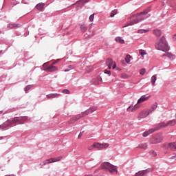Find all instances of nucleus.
<instances>
[{"mask_svg":"<svg viewBox=\"0 0 176 176\" xmlns=\"http://www.w3.org/2000/svg\"><path fill=\"white\" fill-rule=\"evenodd\" d=\"M149 13V9H146L140 13L136 14H133L131 16L128 17V20H131L129 22H127L124 27H129V25H134V24H138L141 23L143 20L148 19L151 15H146Z\"/></svg>","mask_w":176,"mask_h":176,"instance_id":"f257e3e1","label":"nucleus"},{"mask_svg":"<svg viewBox=\"0 0 176 176\" xmlns=\"http://www.w3.org/2000/svg\"><path fill=\"white\" fill-rule=\"evenodd\" d=\"M175 124H176L175 119L169 120L166 122H160V123L157 124L155 127L152 128V129H149L148 131L144 132L142 134V136L148 137V135H149L150 134H152V133H155V131H158V130H162V129H164V128L168 127L170 126H175Z\"/></svg>","mask_w":176,"mask_h":176,"instance_id":"f03ea898","label":"nucleus"},{"mask_svg":"<svg viewBox=\"0 0 176 176\" xmlns=\"http://www.w3.org/2000/svg\"><path fill=\"white\" fill-rule=\"evenodd\" d=\"M102 170H105L110 173V174H118V167L109 162H103L100 165Z\"/></svg>","mask_w":176,"mask_h":176,"instance_id":"7ed1b4c3","label":"nucleus"},{"mask_svg":"<svg viewBox=\"0 0 176 176\" xmlns=\"http://www.w3.org/2000/svg\"><path fill=\"white\" fill-rule=\"evenodd\" d=\"M155 48L157 50H162V52H168L170 50V47L167 45V41L164 36H162L160 41L155 43Z\"/></svg>","mask_w":176,"mask_h":176,"instance_id":"20e7f679","label":"nucleus"},{"mask_svg":"<svg viewBox=\"0 0 176 176\" xmlns=\"http://www.w3.org/2000/svg\"><path fill=\"white\" fill-rule=\"evenodd\" d=\"M43 70L45 71V72H54L56 71H58V67H56L53 65L49 66V62L44 63L43 65Z\"/></svg>","mask_w":176,"mask_h":176,"instance_id":"39448f33","label":"nucleus"},{"mask_svg":"<svg viewBox=\"0 0 176 176\" xmlns=\"http://www.w3.org/2000/svg\"><path fill=\"white\" fill-rule=\"evenodd\" d=\"M150 111L149 109H144L142 110L137 116L138 120H141V119H145L147 116H149Z\"/></svg>","mask_w":176,"mask_h":176,"instance_id":"423d86ee","label":"nucleus"},{"mask_svg":"<svg viewBox=\"0 0 176 176\" xmlns=\"http://www.w3.org/2000/svg\"><path fill=\"white\" fill-rule=\"evenodd\" d=\"M94 146L98 149V151H102V149H107V148H109V144L94 142Z\"/></svg>","mask_w":176,"mask_h":176,"instance_id":"0eeeda50","label":"nucleus"},{"mask_svg":"<svg viewBox=\"0 0 176 176\" xmlns=\"http://www.w3.org/2000/svg\"><path fill=\"white\" fill-rule=\"evenodd\" d=\"M163 141V136L162 135H156L151 139V144H160Z\"/></svg>","mask_w":176,"mask_h":176,"instance_id":"6e6552de","label":"nucleus"},{"mask_svg":"<svg viewBox=\"0 0 176 176\" xmlns=\"http://www.w3.org/2000/svg\"><path fill=\"white\" fill-rule=\"evenodd\" d=\"M106 64L109 67V69H111V68L115 69V68H116V63L113 62L111 58L107 59Z\"/></svg>","mask_w":176,"mask_h":176,"instance_id":"1a4fd4ad","label":"nucleus"},{"mask_svg":"<svg viewBox=\"0 0 176 176\" xmlns=\"http://www.w3.org/2000/svg\"><path fill=\"white\" fill-rule=\"evenodd\" d=\"M165 148L170 149V151H176V142L166 144Z\"/></svg>","mask_w":176,"mask_h":176,"instance_id":"9d476101","label":"nucleus"},{"mask_svg":"<svg viewBox=\"0 0 176 176\" xmlns=\"http://www.w3.org/2000/svg\"><path fill=\"white\" fill-rule=\"evenodd\" d=\"M97 109H98V107H91L88 110L84 111V115H86V116H87V115H90V113H93V112H95V111H97Z\"/></svg>","mask_w":176,"mask_h":176,"instance_id":"9b49d317","label":"nucleus"},{"mask_svg":"<svg viewBox=\"0 0 176 176\" xmlns=\"http://www.w3.org/2000/svg\"><path fill=\"white\" fill-rule=\"evenodd\" d=\"M150 97V96H146V95L142 96L141 98L138 100V104H142V102H144V101H148Z\"/></svg>","mask_w":176,"mask_h":176,"instance_id":"f8f14e48","label":"nucleus"},{"mask_svg":"<svg viewBox=\"0 0 176 176\" xmlns=\"http://www.w3.org/2000/svg\"><path fill=\"white\" fill-rule=\"evenodd\" d=\"M61 159H63V156H59L57 157H53V158H50L48 159V162L49 163H56V162H60V160H61Z\"/></svg>","mask_w":176,"mask_h":176,"instance_id":"ddd939ff","label":"nucleus"},{"mask_svg":"<svg viewBox=\"0 0 176 176\" xmlns=\"http://www.w3.org/2000/svg\"><path fill=\"white\" fill-rule=\"evenodd\" d=\"M146 174H148V170H143L136 173L135 176H146Z\"/></svg>","mask_w":176,"mask_h":176,"instance_id":"4468645a","label":"nucleus"},{"mask_svg":"<svg viewBox=\"0 0 176 176\" xmlns=\"http://www.w3.org/2000/svg\"><path fill=\"white\" fill-rule=\"evenodd\" d=\"M156 109H157V102H155L154 104H153L150 108L149 111L150 113H152V112H155V111H156Z\"/></svg>","mask_w":176,"mask_h":176,"instance_id":"2eb2a0df","label":"nucleus"},{"mask_svg":"<svg viewBox=\"0 0 176 176\" xmlns=\"http://www.w3.org/2000/svg\"><path fill=\"white\" fill-rule=\"evenodd\" d=\"M45 7V3H40L36 6V8L37 10H39L40 12H42L43 10V8Z\"/></svg>","mask_w":176,"mask_h":176,"instance_id":"dca6fc26","label":"nucleus"},{"mask_svg":"<svg viewBox=\"0 0 176 176\" xmlns=\"http://www.w3.org/2000/svg\"><path fill=\"white\" fill-rule=\"evenodd\" d=\"M163 56H166V57H168V58H170V60H174L175 58V56L173 55L170 52H166L164 54H163Z\"/></svg>","mask_w":176,"mask_h":176,"instance_id":"f3484780","label":"nucleus"},{"mask_svg":"<svg viewBox=\"0 0 176 176\" xmlns=\"http://www.w3.org/2000/svg\"><path fill=\"white\" fill-rule=\"evenodd\" d=\"M138 148H139L140 149H148V144L141 143L138 145Z\"/></svg>","mask_w":176,"mask_h":176,"instance_id":"a211bd4d","label":"nucleus"},{"mask_svg":"<svg viewBox=\"0 0 176 176\" xmlns=\"http://www.w3.org/2000/svg\"><path fill=\"white\" fill-rule=\"evenodd\" d=\"M58 96H60V94H50L47 95V98H57L58 97Z\"/></svg>","mask_w":176,"mask_h":176,"instance_id":"6ab92c4d","label":"nucleus"},{"mask_svg":"<svg viewBox=\"0 0 176 176\" xmlns=\"http://www.w3.org/2000/svg\"><path fill=\"white\" fill-rule=\"evenodd\" d=\"M84 113H85V112L74 116L76 121L79 120V119H80L82 118H85V116H86V115H85Z\"/></svg>","mask_w":176,"mask_h":176,"instance_id":"aec40b11","label":"nucleus"},{"mask_svg":"<svg viewBox=\"0 0 176 176\" xmlns=\"http://www.w3.org/2000/svg\"><path fill=\"white\" fill-rule=\"evenodd\" d=\"M115 41L116 42H118V43H121V45L124 44V40L122 39V37H116Z\"/></svg>","mask_w":176,"mask_h":176,"instance_id":"412c9836","label":"nucleus"},{"mask_svg":"<svg viewBox=\"0 0 176 176\" xmlns=\"http://www.w3.org/2000/svg\"><path fill=\"white\" fill-rule=\"evenodd\" d=\"M19 124H23V123H24V122H25V120L28 119V117L25 116L22 118H19Z\"/></svg>","mask_w":176,"mask_h":176,"instance_id":"4be33fe9","label":"nucleus"},{"mask_svg":"<svg viewBox=\"0 0 176 176\" xmlns=\"http://www.w3.org/2000/svg\"><path fill=\"white\" fill-rule=\"evenodd\" d=\"M153 34L155 35V36H160V35H162V31L160 30H155L153 31Z\"/></svg>","mask_w":176,"mask_h":176,"instance_id":"5701e85b","label":"nucleus"},{"mask_svg":"<svg viewBox=\"0 0 176 176\" xmlns=\"http://www.w3.org/2000/svg\"><path fill=\"white\" fill-rule=\"evenodd\" d=\"M157 79V78L156 77V75H154L151 77V84L153 85V86H155V83L156 82V80Z\"/></svg>","mask_w":176,"mask_h":176,"instance_id":"b1692460","label":"nucleus"},{"mask_svg":"<svg viewBox=\"0 0 176 176\" xmlns=\"http://www.w3.org/2000/svg\"><path fill=\"white\" fill-rule=\"evenodd\" d=\"M80 30L82 32H86V31H87V26H86L85 24H82L80 25Z\"/></svg>","mask_w":176,"mask_h":176,"instance_id":"393cba45","label":"nucleus"},{"mask_svg":"<svg viewBox=\"0 0 176 176\" xmlns=\"http://www.w3.org/2000/svg\"><path fill=\"white\" fill-rule=\"evenodd\" d=\"M140 109V105L136 104L133 106V107H132L131 112H135V111H137V109Z\"/></svg>","mask_w":176,"mask_h":176,"instance_id":"a878e982","label":"nucleus"},{"mask_svg":"<svg viewBox=\"0 0 176 176\" xmlns=\"http://www.w3.org/2000/svg\"><path fill=\"white\" fill-rule=\"evenodd\" d=\"M12 124H14L16 123H19V118L18 117H15L13 120H11Z\"/></svg>","mask_w":176,"mask_h":176,"instance_id":"bb28decb","label":"nucleus"},{"mask_svg":"<svg viewBox=\"0 0 176 176\" xmlns=\"http://www.w3.org/2000/svg\"><path fill=\"white\" fill-rule=\"evenodd\" d=\"M149 153L153 157H156V156H157V153L153 150L150 151Z\"/></svg>","mask_w":176,"mask_h":176,"instance_id":"cd10ccee","label":"nucleus"},{"mask_svg":"<svg viewBox=\"0 0 176 176\" xmlns=\"http://www.w3.org/2000/svg\"><path fill=\"white\" fill-rule=\"evenodd\" d=\"M131 56L130 55L127 54V55L126 56V57H125V61H126V63L127 64H129V63H130V61H131Z\"/></svg>","mask_w":176,"mask_h":176,"instance_id":"c85d7f7f","label":"nucleus"},{"mask_svg":"<svg viewBox=\"0 0 176 176\" xmlns=\"http://www.w3.org/2000/svg\"><path fill=\"white\" fill-rule=\"evenodd\" d=\"M12 124L11 120H7L4 122V126H6V127H9V126H12Z\"/></svg>","mask_w":176,"mask_h":176,"instance_id":"c756f323","label":"nucleus"},{"mask_svg":"<svg viewBox=\"0 0 176 176\" xmlns=\"http://www.w3.org/2000/svg\"><path fill=\"white\" fill-rule=\"evenodd\" d=\"M116 14H118V10H114L111 11L110 13V17H114Z\"/></svg>","mask_w":176,"mask_h":176,"instance_id":"7c9ffc66","label":"nucleus"},{"mask_svg":"<svg viewBox=\"0 0 176 176\" xmlns=\"http://www.w3.org/2000/svg\"><path fill=\"white\" fill-rule=\"evenodd\" d=\"M139 53H140V56H142V57H144V56H146V51L144 50H140Z\"/></svg>","mask_w":176,"mask_h":176,"instance_id":"2f4dec72","label":"nucleus"},{"mask_svg":"<svg viewBox=\"0 0 176 176\" xmlns=\"http://www.w3.org/2000/svg\"><path fill=\"white\" fill-rule=\"evenodd\" d=\"M46 164H50L49 162V160H45L43 162L40 163V166H46Z\"/></svg>","mask_w":176,"mask_h":176,"instance_id":"473e14b6","label":"nucleus"},{"mask_svg":"<svg viewBox=\"0 0 176 176\" xmlns=\"http://www.w3.org/2000/svg\"><path fill=\"white\" fill-rule=\"evenodd\" d=\"M75 122H76V120L75 119V117H73L72 118H71L69 120L68 124H72L75 123Z\"/></svg>","mask_w":176,"mask_h":176,"instance_id":"72a5a7b5","label":"nucleus"},{"mask_svg":"<svg viewBox=\"0 0 176 176\" xmlns=\"http://www.w3.org/2000/svg\"><path fill=\"white\" fill-rule=\"evenodd\" d=\"M149 30H138V33L139 34H146V32H148Z\"/></svg>","mask_w":176,"mask_h":176,"instance_id":"f704fd0d","label":"nucleus"},{"mask_svg":"<svg viewBox=\"0 0 176 176\" xmlns=\"http://www.w3.org/2000/svg\"><path fill=\"white\" fill-rule=\"evenodd\" d=\"M94 148H96V146H94V143L92 145L88 146L87 149H88V151H93V149H94Z\"/></svg>","mask_w":176,"mask_h":176,"instance_id":"c9c22d12","label":"nucleus"},{"mask_svg":"<svg viewBox=\"0 0 176 176\" xmlns=\"http://www.w3.org/2000/svg\"><path fill=\"white\" fill-rule=\"evenodd\" d=\"M145 72H146V70L145 69V68L141 69L140 71V74L141 75H145Z\"/></svg>","mask_w":176,"mask_h":176,"instance_id":"e433bc0d","label":"nucleus"},{"mask_svg":"<svg viewBox=\"0 0 176 176\" xmlns=\"http://www.w3.org/2000/svg\"><path fill=\"white\" fill-rule=\"evenodd\" d=\"M32 85H28L25 88V91H28V90H30V89H32Z\"/></svg>","mask_w":176,"mask_h":176,"instance_id":"4c0bfd02","label":"nucleus"},{"mask_svg":"<svg viewBox=\"0 0 176 176\" xmlns=\"http://www.w3.org/2000/svg\"><path fill=\"white\" fill-rule=\"evenodd\" d=\"M89 20L90 21H94V14H92L89 16Z\"/></svg>","mask_w":176,"mask_h":176,"instance_id":"58836bf2","label":"nucleus"},{"mask_svg":"<svg viewBox=\"0 0 176 176\" xmlns=\"http://www.w3.org/2000/svg\"><path fill=\"white\" fill-rule=\"evenodd\" d=\"M7 27H8V28H10V29H12V28H15L16 25L9 24V25H8Z\"/></svg>","mask_w":176,"mask_h":176,"instance_id":"ea45409f","label":"nucleus"},{"mask_svg":"<svg viewBox=\"0 0 176 176\" xmlns=\"http://www.w3.org/2000/svg\"><path fill=\"white\" fill-rule=\"evenodd\" d=\"M6 126L5 125V124H2L1 125H0V129L1 130H3L4 129H6Z\"/></svg>","mask_w":176,"mask_h":176,"instance_id":"a19ab883","label":"nucleus"},{"mask_svg":"<svg viewBox=\"0 0 176 176\" xmlns=\"http://www.w3.org/2000/svg\"><path fill=\"white\" fill-rule=\"evenodd\" d=\"M63 93H64L65 94H69V90H68V89H63Z\"/></svg>","mask_w":176,"mask_h":176,"instance_id":"79ce46f5","label":"nucleus"},{"mask_svg":"<svg viewBox=\"0 0 176 176\" xmlns=\"http://www.w3.org/2000/svg\"><path fill=\"white\" fill-rule=\"evenodd\" d=\"M121 78H122V79H126V78H129V77L127 76L126 74H122V75H121Z\"/></svg>","mask_w":176,"mask_h":176,"instance_id":"37998d69","label":"nucleus"},{"mask_svg":"<svg viewBox=\"0 0 176 176\" xmlns=\"http://www.w3.org/2000/svg\"><path fill=\"white\" fill-rule=\"evenodd\" d=\"M131 108H133V104H131V106H129V107L127 108V109H126L127 112H130V111H131Z\"/></svg>","mask_w":176,"mask_h":176,"instance_id":"c03bdc74","label":"nucleus"},{"mask_svg":"<svg viewBox=\"0 0 176 176\" xmlns=\"http://www.w3.org/2000/svg\"><path fill=\"white\" fill-rule=\"evenodd\" d=\"M104 74H107V75H111V71H109V70H104Z\"/></svg>","mask_w":176,"mask_h":176,"instance_id":"a18cd8bd","label":"nucleus"},{"mask_svg":"<svg viewBox=\"0 0 176 176\" xmlns=\"http://www.w3.org/2000/svg\"><path fill=\"white\" fill-rule=\"evenodd\" d=\"M82 134H83V132H80V134L78 135V138H80Z\"/></svg>","mask_w":176,"mask_h":176,"instance_id":"49530a36","label":"nucleus"},{"mask_svg":"<svg viewBox=\"0 0 176 176\" xmlns=\"http://www.w3.org/2000/svg\"><path fill=\"white\" fill-rule=\"evenodd\" d=\"M174 41H176V34L173 36Z\"/></svg>","mask_w":176,"mask_h":176,"instance_id":"de8ad7c7","label":"nucleus"},{"mask_svg":"<svg viewBox=\"0 0 176 176\" xmlns=\"http://www.w3.org/2000/svg\"><path fill=\"white\" fill-rule=\"evenodd\" d=\"M98 80H102V79L101 78V77H98Z\"/></svg>","mask_w":176,"mask_h":176,"instance_id":"09e8293b","label":"nucleus"},{"mask_svg":"<svg viewBox=\"0 0 176 176\" xmlns=\"http://www.w3.org/2000/svg\"><path fill=\"white\" fill-rule=\"evenodd\" d=\"M175 157H176V155H175V156H172V157H170V159H175Z\"/></svg>","mask_w":176,"mask_h":176,"instance_id":"8fccbe9b","label":"nucleus"},{"mask_svg":"<svg viewBox=\"0 0 176 176\" xmlns=\"http://www.w3.org/2000/svg\"><path fill=\"white\" fill-rule=\"evenodd\" d=\"M100 169H98L96 170L95 172H94V174H96L97 173V171H98Z\"/></svg>","mask_w":176,"mask_h":176,"instance_id":"3c124183","label":"nucleus"},{"mask_svg":"<svg viewBox=\"0 0 176 176\" xmlns=\"http://www.w3.org/2000/svg\"><path fill=\"white\" fill-rule=\"evenodd\" d=\"M56 63H57V62H53L52 65H54V64H56Z\"/></svg>","mask_w":176,"mask_h":176,"instance_id":"603ef678","label":"nucleus"},{"mask_svg":"<svg viewBox=\"0 0 176 176\" xmlns=\"http://www.w3.org/2000/svg\"><path fill=\"white\" fill-rule=\"evenodd\" d=\"M68 71H69L68 69H65V72H68Z\"/></svg>","mask_w":176,"mask_h":176,"instance_id":"864d4df0","label":"nucleus"},{"mask_svg":"<svg viewBox=\"0 0 176 176\" xmlns=\"http://www.w3.org/2000/svg\"><path fill=\"white\" fill-rule=\"evenodd\" d=\"M3 111H0V115H1V113H3Z\"/></svg>","mask_w":176,"mask_h":176,"instance_id":"5fc2aeb1","label":"nucleus"},{"mask_svg":"<svg viewBox=\"0 0 176 176\" xmlns=\"http://www.w3.org/2000/svg\"><path fill=\"white\" fill-rule=\"evenodd\" d=\"M0 140H2V137H0Z\"/></svg>","mask_w":176,"mask_h":176,"instance_id":"6e6d98bb","label":"nucleus"},{"mask_svg":"<svg viewBox=\"0 0 176 176\" xmlns=\"http://www.w3.org/2000/svg\"><path fill=\"white\" fill-rule=\"evenodd\" d=\"M90 30H91V28H89V31H90Z\"/></svg>","mask_w":176,"mask_h":176,"instance_id":"4d7b16f0","label":"nucleus"},{"mask_svg":"<svg viewBox=\"0 0 176 176\" xmlns=\"http://www.w3.org/2000/svg\"><path fill=\"white\" fill-rule=\"evenodd\" d=\"M6 176H9V175H6Z\"/></svg>","mask_w":176,"mask_h":176,"instance_id":"13d9d810","label":"nucleus"}]
</instances>
